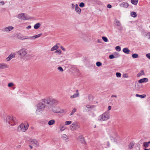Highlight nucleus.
<instances>
[{"label":"nucleus","mask_w":150,"mask_h":150,"mask_svg":"<svg viewBox=\"0 0 150 150\" xmlns=\"http://www.w3.org/2000/svg\"><path fill=\"white\" fill-rule=\"evenodd\" d=\"M6 122L12 126L16 125L17 123L16 118L12 115L7 116L6 117Z\"/></svg>","instance_id":"obj_2"},{"label":"nucleus","mask_w":150,"mask_h":150,"mask_svg":"<svg viewBox=\"0 0 150 150\" xmlns=\"http://www.w3.org/2000/svg\"><path fill=\"white\" fill-rule=\"evenodd\" d=\"M13 83L12 82H11L9 83L8 85V87H11L13 86Z\"/></svg>","instance_id":"obj_40"},{"label":"nucleus","mask_w":150,"mask_h":150,"mask_svg":"<svg viewBox=\"0 0 150 150\" xmlns=\"http://www.w3.org/2000/svg\"><path fill=\"white\" fill-rule=\"evenodd\" d=\"M123 52L126 54H129V53L130 51L126 47L123 49Z\"/></svg>","instance_id":"obj_23"},{"label":"nucleus","mask_w":150,"mask_h":150,"mask_svg":"<svg viewBox=\"0 0 150 150\" xmlns=\"http://www.w3.org/2000/svg\"><path fill=\"white\" fill-rule=\"evenodd\" d=\"M31 26L29 25L26 28L27 29H29L30 28H31Z\"/></svg>","instance_id":"obj_62"},{"label":"nucleus","mask_w":150,"mask_h":150,"mask_svg":"<svg viewBox=\"0 0 150 150\" xmlns=\"http://www.w3.org/2000/svg\"><path fill=\"white\" fill-rule=\"evenodd\" d=\"M60 48L62 50H64V51L65 50V49L64 48H63L62 46H61L60 47Z\"/></svg>","instance_id":"obj_59"},{"label":"nucleus","mask_w":150,"mask_h":150,"mask_svg":"<svg viewBox=\"0 0 150 150\" xmlns=\"http://www.w3.org/2000/svg\"><path fill=\"white\" fill-rule=\"evenodd\" d=\"M93 98V96H89L88 97V99L89 100H91L93 99L92 98Z\"/></svg>","instance_id":"obj_51"},{"label":"nucleus","mask_w":150,"mask_h":150,"mask_svg":"<svg viewBox=\"0 0 150 150\" xmlns=\"http://www.w3.org/2000/svg\"><path fill=\"white\" fill-rule=\"evenodd\" d=\"M138 86V83H137V84H136L135 85V87L138 90L140 88L139 87H137V86Z\"/></svg>","instance_id":"obj_55"},{"label":"nucleus","mask_w":150,"mask_h":150,"mask_svg":"<svg viewBox=\"0 0 150 150\" xmlns=\"http://www.w3.org/2000/svg\"><path fill=\"white\" fill-rule=\"evenodd\" d=\"M148 81V79L146 78H144L139 80L138 81L139 83H142L147 82Z\"/></svg>","instance_id":"obj_20"},{"label":"nucleus","mask_w":150,"mask_h":150,"mask_svg":"<svg viewBox=\"0 0 150 150\" xmlns=\"http://www.w3.org/2000/svg\"><path fill=\"white\" fill-rule=\"evenodd\" d=\"M8 67V65L4 63H0V69H4Z\"/></svg>","instance_id":"obj_15"},{"label":"nucleus","mask_w":150,"mask_h":150,"mask_svg":"<svg viewBox=\"0 0 150 150\" xmlns=\"http://www.w3.org/2000/svg\"><path fill=\"white\" fill-rule=\"evenodd\" d=\"M62 51L61 50H57L55 51V52L59 54H60L61 53Z\"/></svg>","instance_id":"obj_47"},{"label":"nucleus","mask_w":150,"mask_h":150,"mask_svg":"<svg viewBox=\"0 0 150 150\" xmlns=\"http://www.w3.org/2000/svg\"><path fill=\"white\" fill-rule=\"evenodd\" d=\"M72 123L71 121H67L65 122V125H68Z\"/></svg>","instance_id":"obj_39"},{"label":"nucleus","mask_w":150,"mask_h":150,"mask_svg":"<svg viewBox=\"0 0 150 150\" xmlns=\"http://www.w3.org/2000/svg\"><path fill=\"white\" fill-rule=\"evenodd\" d=\"M45 108H47L43 103L40 100V102L37 104V108L39 109L44 110Z\"/></svg>","instance_id":"obj_8"},{"label":"nucleus","mask_w":150,"mask_h":150,"mask_svg":"<svg viewBox=\"0 0 150 150\" xmlns=\"http://www.w3.org/2000/svg\"><path fill=\"white\" fill-rule=\"evenodd\" d=\"M70 127L71 130L74 131L79 128V126L76 122H74L70 126Z\"/></svg>","instance_id":"obj_6"},{"label":"nucleus","mask_w":150,"mask_h":150,"mask_svg":"<svg viewBox=\"0 0 150 150\" xmlns=\"http://www.w3.org/2000/svg\"><path fill=\"white\" fill-rule=\"evenodd\" d=\"M144 74V71L143 70H142L140 71V72L137 75V77H139L141 76L142 75Z\"/></svg>","instance_id":"obj_29"},{"label":"nucleus","mask_w":150,"mask_h":150,"mask_svg":"<svg viewBox=\"0 0 150 150\" xmlns=\"http://www.w3.org/2000/svg\"><path fill=\"white\" fill-rule=\"evenodd\" d=\"M66 127L64 125L62 126V125H60L59 126V129L61 131H64L66 129Z\"/></svg>","instance_id":"obj_30"},{"label":"nucleus","mask_w":150,"mask_h":150,"mask_svg":"<svg viewBox=\"0 0 150 150\" xmlns=\"http://www.w3.org/2000/svg\"><path fill=\"white\" fill-rule=\"evenodd\" d=\"M116 50L118 52L120 51L121 50V48L119 46H116L115 47Z\"/></svg>","instance_id":"obj_38"},{"label":"nucleus","mask_w":150,"mask_h":150,"mask_svg":"<svg viewBox=\"0 0 150 150\" xmlns=\"http://www.w3.org/2000/svg\"><path fill=\"white\" fill-rule=\"evenodd\" d=\"M42 35V34L41 33L38 35L31 37H29V39L34 40L36 38L40 37Z\"/></svg>","instance_id":"obj_14"},{"label":"nucleus","mask_w":150,"mask_h":150,"mask_svg":"<svg viewBox=\"0 0 150 150\" xmlns=\"http://www.w3.org/2000/svg\"><path fill=\"white\" fill-rule=\"evenodd\" d=\"M102 64L100 62H97L96 63V65L98 67H100L101 65Z\"/></svg>","instance_id":"obj_44"},{"label":"nucleus","mask_w":150,"mask_h":150,"mask_svg":"<svg viewBox=\"0 0 150 150\" xmlns=\"http://www.w3.org/2000/svg\"><path fill=\"white\" fill-rule=\"evenodd\" d=\"M79 93L78 92V90H76V93L74 94L73 95L71 96L70 98L71 99L73 98L79 97Z\"/></svg>","instance_id":"obj_17"},{"label":"nucleus","mask_w":150,"mask_h":150,"mask_svg":"<svg viewBox=\"0 0 150 150\" xmlns=\"http://www.w3.org/2000/svg\"><path fill=\"white\" fill-rule=\"evenodd\" d=\"M111 106H109L108 107V110H109L111 109Z\"/></svg>","instance_id":"obj_58"},{"label":"nucleus","mask_w":150,"mask_h":150,"mask_svg":"<svg viewBox=\"0 0 150 150\" xmlns=\"http://www.w3.org/2000/svg\"><path fill=\"white\" fill-rule=\"evenodd\" d=\"M59 45L60 44L59 43L55 45L50 50L51 51H52L57 50L59 47Z\"/></svg>","instance_id":"obj_16"},{"label":"nucleus","mask_w":150,"mask_h":150,"mask_svg":"<svg viewBox=\"0 0 150 150\" xmlns=\"http://www.w3.org/2000/svg\"><path fill=\"white\" fill-rule=\"evenodd\" d=\"M4 4V1H1L0 2V5H3Z\"/></svg>","instance_id":"obj_54"},{"label":"nucleus","mask_w":150,"mask_h":150,"mask_svg":"<svg viewBox=\"0 0 150 150\" xmlns=\"http://www.w3.org/2000/svg\"><path fill=\"white\" fill-rule=\"evenodd\" d=\"M28 125H24L23 124H21L18 127V131L19 132H25L28 129Z\"/></svg>","instance_id":"obj_5"},{"label":"nucleus","mask_w":150,"mask_h":150,"mask_svg":"<svg viewBox=\"0 0 150 150\" xmlns=\"http://www.w3.org/2000/svg\"><path fill=\"white\" fill-rule=\"evenodd\" d=\"M131 16L134 18H135L137 16V14L136 12L134 11L131 12L130 13Z\"/></svg>","instance_id":"obj_26"},{"label":"nucleus","mask_w":150,"mask_h":150,"mask_svg":"<svg viewBox=\"0 0 150 150\" xmlns=\"http://www.w3.org/2000/svg\"><path fill=\"white\" fill-rule=\"evenodd\" d=\"M58 69L60 71L62 72L63 71V69L61 67H59L58 68Z\"/></svg>","instance_id":"obj_45"},{"label":"nucleus","mask_w":150,"mask_h":150,"mask_svg":"<svg viewBox=\"0 0 150 150\" xmlns=\"http://www.w3.org/2000/svg\"><path fill=\"white\" fill-rule=\"evenodd\" d=\"M137 97H141V98H144L146 97V95H145L144 94L143 95H139L138 94H137L136 96Z\"/></svg>","instance_id":"obj_33"},{"label":"nucleus","mask_w":150,"mask_h":150,"mask_svg":"<svg viewBox=\"0 0 150 150\" xmlns=\"http://www.w3.org/2000/svg\"><path fill=\"white\" fill-rule=\"evenodd\" d=\"M134 143L132 142H131L128 145V147L129 149H131L134 146Z\"/></svg>","instance_id":"obj_27"},{"label":"nucleus","mask_w":150,"mask_h":150,"mask_svg":"<svg viewBox=\"0 0 150 150\" xmlns=\"http://www.w3.org/2000/svg\"><path fill=\"white\" fill-rule=\"evenodd\" d=\"M27 53V50L25 48H23L21 49L17 52V54L22 58L25 57Z\"/></svg>","instance_id":"obj_4"},{"label":"nucleus","mask_w":150,"mask_h":150,"mask_svg":"<svg viewBox=\"0 0 150 150\" xmlns=\"http://www.w3.org/2000/svg\"><path fill=\"white\" fill-rule=\"evenodd\" d=\"M107 7L109 8H111L112 7V6L110 4H108L107 5Z\"/></svg>","instance_id":"obj_56"},{"label":"nucleus","mask_w":150,"mask_h":150,"mask_svg":"<svg viewBox=\"0 0 150 150\" xmlns=\"http://www.w3.org/2000/svg\"><path fill=\"white\" fill-rule=\"evenodd\" d=\"M75 11L79 14H80L81 13V9L77 4L75 5Z\"/></svg>","instance_id":"obj_18"},{"label":"nucleus","mask_w":150,"mask_h":150,"mask_svg":"<svg viewBox=\"0 0 150 150\" xmlns=\"http://www.w3.org/2000/svg\"><path fill=\"white\" fill-rule=\"evenodd\" d=\"M43 110H42L37 109L35 112L36 114L38 115L41 113L42 111Z\"/></svg>","instance_id":"obj_28"},{"label":"nucleus","mask_w":150,"mask_h":150,"mask_svg":"<svg viewBox=\"0 0 150 150\" xmlns=\"http://www.w3.org/2000/svg\"><path fill=\"white\" fill-rule=\"evenodd\" d=\"M52 110L55 113H61L62 112L60 110V109L59 107H53L52 109Z\"/></svg>","instance_id":"obj_12"},{"label":"nucleus","mask_w":150,"mask_h":150,"mask_svg":"<svg viewBox=\"0 0 150 150\" xmlns=\"http://www.w3.org/2000/svg\"><path fill=\"white\" fill-rule=\"evenodd\" d=\"M41 26V24L39 23H37L34 25V28L35 29L38 28Z\"/></svg>","instance_id":"obj_25"},{"label":"nucleus","mask_w":150,"mask_h":150,"mask_svg":"<svg viewBox=\"0 0 150 150\" xmlns=\"http://www.w3.org/2000/svg\"><path fill=\"white\" fill-rule=\"evenodd\" d=\"M102 38L103 40L105 42H107L108 41V39L107 38L105 37H103Z\"/></svg>","instance_id":"obj_37"},{"label":"nucleus","mask_w":150,"mask_h":150,"mask_svg":"<svg viewBox=\"0 0 150 150\" xmlns=\"http://www.w3.org/2000/svg\"><path fill=\"white\" fill-rule=\"evenodd\" d=\"M116 75L117 77H120L121 76V74L120 73L117 72L116 73Z\"/></svg>","instance_id":"obj_42"},{"label":"nucleus","mask_w":150,"mask_h":150,"mask_svg":"<svg viewBox=\"0 0 150 150\" xmlns=\"http://www.w3.org/2000/svg\"><path fill=\"white\" fill-rule=\"evenodd\" d=\"M111 97H112H112L117 98V96L116 95H112L111 96Z\"/></svg>","instance_id":"obj_60"},{"label":"nucleus","mask_w":150,"mask_h":150,"mask_svg":"<svg viewBox=\"0 0 150 150\" xmlns=\"http://www.w3.org/2000/svg\"><path fill=\"white\" fill-rule=\"evenodd\" d=\"M84 6H85V4H84V3H83V2H81V3H80L79 5V6L81 7H83Z\"/></svg>","instance_id":"obj_43"},{"label":"nucleus","mask_w":150,"mask_h":150,"mask_svg":"<svg viewBox=\"0 0 150 150\" xmlns=\"http://www.w3.org/2000/svg\"><path fill=\"white\" fill-rule=\"evenodd\" d=\"M110 113L109 111H106L100 115L99 117L98 120L101 121H106L109 119Z\"/></svg>","instance_id":"obj_3"},{"label":"nucleus","mask_w":150,"mask_h":150,"mask_svg":"<svg viewBox=\"0 0 150 150\" xmlns=\"http://www.w3.org/2000/svg\"><path fill=\"white\" fill-rule=\"evenodd\" d=\"M120 6L122 7L127 8L128 6V4L126 2H123L120 4Z\"/></svg>","instance_id":"obj_22"},{"label":"nucleus","mask_w":150,"mask_h":150,"mask_svg":"<svg viewBox=\"0 0 150 150\" xmlns=\"http://www.w3.org/2000/svg\"><path fill=\"white\" fill-rule=\"evenodd\" d=\"M107 144L108 147L110 146V144L109 142H107Z\"/></svg>","instance_id":"obj_61"},{"label":"nucleus","mask_w":150,"mask_h":150,"mask_svg":"<svg viewBox=\"0 0 150 150\" xmlns=\"http://www.w3.org/2000/svg\"><path fill=\"white\" fill-rule=\"evenodd\" d=\"M115 24L117 26H120L121 25V24L120 22L117 20H116Z\"/></svg>","instance_id":"obj_34"},{"label":"nucleus","mask_w":150,"mask_h":150,"mask_svg":"<svg viewBox=\"0 0 150 150\" xmlns=\"http://www.w3.org/2000/svg\"><path fill=\"white\" fill-rule=\"evenodd\" d=\"M16 35L17 38L19 40H24L25 39H29V37L23 36L21 33H17Z\"/></svg>","instance_id":"obj_7"},{"label":"nucleus","mask_w":150,"mask_h":150,"mask_svg":"<svg viewBox=\"0 0 150 150\" xmlns=\"http://www.w3.org/2000/svg\"><path fill=\"white\" fill-rule=\"evenodd\" d=\"M102 40L101 39H98L97 40V42L98 43H101L102 42Z\"/></svg>","instance_id":"obj_53"},{"label":"nucleus","mask_w":150,"mask_h":150,"mask_svg":"<svg viewBox=\"0 0 150 150\" xmlns=\"http://www.w3.org/2000/svg\"><path fill=\"white\" fill-rule=\"evenodd\" d=\"M139 57L138 55L137 54H134L132 55V57L134 59L137 58Z\"/></svg>","instance_id":"obj_32"},{"label":"nucleus","mask_w":150,"mask_h":150,"mask_svg":"<svg viewBox=\"0 0 150 150\" xmlns=\"http://www.w3.org/2000/svg\"><path fill=\"white\" fill-rule=\"evenodd\" d=\"M30 144L35 146H38L39 145V143L38 141L36 139H30Z\"/></svg>","instance_id":"obj_10"},{"label":"nucleus","mask_w":150,"mask_h":150,"mask_svg":"<svg viewBox=\"0 0 150 150\" xmlns=\"http://www.w3.org/2000/svg\"><path fill=\"white\" fill-rule=\"evenodd\" d=\"M147 144L149 145V144H150V141H149L148 142H147Z\"/></svg>","instance_id":"obj_64"},{"label":"nucleus","mask_w":150,"mask_h":150,"mask_svg":"<svg viewBox=\"0 0 150 150\" xmlns=\"http://www.w3.org/2000/svg\"><path fill=\"white\" fill-rule=\"evenodd\" d=\"M146 35L148 37V39H150V33H148Z\"/></svg>","instance_id":"obj_52"},{"label":"nucleus","mask_w":150,"mask_h":150,"mask_svg":"<svg viewBox=\"0 0 150 150\" xmlns=\"http://www.w3.org/2000/svg\"><path fill=\"white\" fill-rule=\"evenodd\" d=\"M146 56L148 58L150 59V53L146 54Z\"/></svg>","instance_id":"obj_48"},{"label":"nucleus","mask_w":150,"mask_h":150,"mask_svg":"<svg viewBox=\"0 0 150 150\" xmlns=\"http://www.w3.org/2000/svg\"><path fill=\"white\" fill-rule=\"evenodd\" d=\"M123 77L125 78H128V74H124L123 75Z\"/></svg>","instance_id":"obj_50"},{"label":"nucleus","mask_w":150,"mask_h":150,"mask_svg":"<svg viewBox=\"0 0 150 150\" xmlns=\"http://www.w3.org/2000/svg\"><path fill=\"white\" fill-rule=\"evenodd\" d=\"M93 106H90L89 105H86V107L88 109V111H89V109H90L91 108H93Z\"/></svg>","instance_id":"obj_41"},{"label":"nucleus","mask_w":150,"mask_h":150,"mask_svg":"<svg viewBox=\"0 0 150 150\" xmlns=\"http://www.w3.org/2000/svg\"><path fill=\"white\" fill-rule=\"evenodd\" d=\"M109 57L110 59H112L115 57L113 54H111L109 56Z\"/></svg>","instance_id":"obj_46"},{"label":"nucleus","mask_w":150,"mask_h":150,"mask_svg":"<svg viewBox=\"0 0 150 150\" xmlns=\"http://www.w3.org/2000/svg\"><path fill=\"white\" fill-rule=\"evenodd\" d=\"M137 149H140V145L139 144H137Z\"/></svg>","instance_id":"obj_57"},{"label":"nucleus","mask_w":150,"mask_h":150,"mask_svg":"<svg viewBox=\"0 0 150 150\" xmlns=\"http://www.w3.org/2000/svg\"><path fill=\"white\" fill-rule=\"evenodd\" d=\"M76 108H74L72 110V111L71 112V113L70 114V115H72L74 113L76 112Z\"/></svg>","instance_id":"obj_35"},{"label":"nucleus","mask_w":150,"mask_h":150,"mask_svg":"<svg viewBox=\"0 0 150 150\" xmlns=\"http://www.w3.org/2000/svg\"><path fill=\"white\" fill-rule=\"evenodd\" d=\"M131 3L134 5H136L137 4L138 0H131Z\"/></svg>","instance_id":"obj_31"},{"label":"nucleus","mask_w":150,"mask_h":150,"mask_svg":"<svg viewBox=\"0 0 150 150\" xmlns=\"http://www.w3.org/2000/svg\"><path fill=\"white\" fill-rule=\"evenodd\" d=\"M16 54L15 53H11L8 57L6 59L7 61H8L12 59L13 58L15 57Z\"/></svg>","instance_id":"obj_11"},{"label":"nucleus","mask_w":150,"mask_h":150,"mask_svg":"<svg viewBox=\"0 0 150 150\" xmlns=\"http://www.w3.org/2000/svg\"><path fill=\"white\" fill-rule=\"evenodd\" d=\"M14 28L13 26H8L5 28L3 29V30L4 32H9L12 30Z\"/></svg>","instance_id":"obj_13"},{"label":"nucleus","mask_w":150,"mask_h":150,"mask_svg":"<svg viewBox=\"0 0 150 150\" xmlns=\"http://www.w3.org/2000/svg\"><path fill=\"white\" fill-rule=\"evenodd\" d=\"M110 138L111 139V140H112V139H113V137L111 136V135L110 136Z\"/></svg>","instance_id":"obj_63"},{"label":"nucleus","mask_w":150,"mask_h":150,"mask_svg":"<svg viewBox=\"0 0 150 150\" xmlns=\"http://www.w3.org/2000/svg\"><path fill=\"white\" fill-rule=\"evenodd\" d=\"M61 138L64 140H68L69 139V136L64 134L62 135Z\"/></svg>","instance_id":"obj_21"},{"label":"nucleus","mask_w":150,"mask_h":150,"mask_svg":"<svg viewBox=\"0 0 150 150\" xmlns=\"http://www.w3.org/2000/svg\"><path fill=\"white\" fill-rule=\"evenodd\" d=\"M143 146L145 148H146L149 146V144H147V142H145L143 143Z\"/></svg>","instance_id":"obj_36"},{"label":"nucleus","mask_w":150,"mask_h":150,"mask_svg":"<svg viewBox=\"0 0 150 150\" xmlns=\"http://www.w3.org/2000/svg\"><path fill=\"white\" fill-rule=\"evenodd\" d=\"M41 101L45 105V106L48 108H49V106L56 105L58 103L57 100L49 97L44 98Z\"/></svg>","instance_id":"obj_1"},{"label":"nucleus","mask_w":150,"mask_h":150,"mask_svg":"<svg viewBox=\"0 0 150 150\" xmlns=\"http://www.w3.org/2000/svg\"><path fill=\"white\" fill-rule=\"evenodd\" d=\"M55 123V121L54 120H51L49 121L48 122V124L49 125H51Z\"/></svg>","instance_id":"obj_24"},{"label":"nucleus","mask_w":150,"mask_h":150,"mask_svg":"<svg viewBox=\"0 0 150 150\" xmlns=\"http://www.w3.org/2000/svg\"><path fill=\"white\" fill-rule=\"evenodd\" d=\"M17 17L18 18L21 20H27L28 19V18L25 15L24 13H21L18 14Z\"/></svg>","instance_id":"obj_9"},{"label":"nucleus","mask_w":150,"mask_h":150,"mask_svg":"<svg viewBox=\"0 0 150 150\" xmlns=\"http://www.w3.org/2000/svg\"><path fill=\"white\" fill-rule=\"evenodd\" d=\"M78 139L82 143H84L85 142L84 138L81 136H79Z\"/></svg>","instance_id":"obj_19"},{"label":"nucleus","mask_w":150,"mask_h":150,"mask_svg":"<svg viewBox=\"0 0 150 150\" xmlns=\"http://www.w3.org/2000/svg\"><path fill=\"white\" fill-rule=\"evenodd\" d=\"M75 8V5L73 4H71V8L72 9H74Z\"/></svg>","instance_id":"obj_49"}]
</instances>
